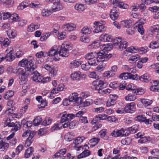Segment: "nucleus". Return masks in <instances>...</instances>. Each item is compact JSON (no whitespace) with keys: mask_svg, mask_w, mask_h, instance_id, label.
<instances>
[{"mask_svg":"<svg viewBox=\"0 0 159 159\" xmlns=\"http://www.w3.org/2000/svg\"><path fill=\"white\" fill-rule=\"evenodd\" d=\"M106 64L103 62L100 63L97 67H96V70L99 71L101 72L104 70V68L106 67Z\"/></svg>","mask_w":159,"mask_h":159,"instance_id":"57","label":"nucleus"},{"mask_svg":"<svg viewBox=\"0 0 159 159\" xmlns=\"http://www.w3.org/2000/svg\"><path fill=\"white\" fill-rule=\"evenodd\" d=\"M39 27L40 25L39 24H34L32 23L28 26L27 30L28 32H32L36 30L39 29Z\"/></svg>","mask_w":159,"mask_h":159,"instance_id":"31","label":"nucleus"},{"mask_svg":"<svg viewBox=\"0 0 159 159\" xmlns=\"http://www.w3.org/2000/svg\"><path fill=\"white\" fill-rule=\"evenodd\" d=\"M99 39L100 40L104 42H111L113 40V37L111 35L106 34H102Z\"/></svg>","mask_w":159,"mask_h":159,"instance_id":"21","label":"nucleus"},{"mask_svg":"<svg viewBox=\"0 0 159 159\" xmlns=\"http://www.w3.org/2000/svg\"><path fill=\"white\" fill-rule=\"evenodd\" d=\"M138 48L136 47L131 46L127 48L125 51L126 52L132 53H137L138 52Z\"/></svg>","mask_w":159,"mask_h":159,"instance_id":"49","label":"nucleus"},{"mask_svg":"<svg viewBox=\"0 0 159 159\" xmlns=\"http://www.w3.org/2000/svg\"><path fill=\"white\" fill-rule=\"evenodd\" d=\"M107 116L104 114H98L93 119L92 121V124H96L99 120H105L107 119Z\"/></svg>","mask_w":159,"mask_h":159,"instance_id":"22","label":"nucleus"},{"mask_svg":"<svg viewBox=\"0 0 159 159\" xmlns=\"http://www.w3.org/2000/svg\"><path fill=\"white\" fill-rule=\"evenodd\" d=\"M17 34L16 31L14 29H9L7 31V34L10 39L15 38L16 37Z\"/></svg>","mask_w":159,"mask_h":159,"instance_id":"30","label":"nucleus"},{"mask_svg":"<svg viewBox=\"0 0 159 159\" xmlns=\"http://www.w3.org/2000/svg\"><path fill=\"white\" fill-rule=\"evenodd\" d=\"M83 62L80 60H75L70 63L69 67L70 69H73L79 67Z\"/></svg>","mask_w":159,"mask_h":159,"instance_id":"20","label":"nucleus"},{"mask_svg":"<svg viewBox=\"0 0 159 159\" xmlns=\"http://www.w3.org/2000/svg\"><path fill=\"white\" fill-rule=\"evenodd\" d=\"M150 140V138L149 137H143V136L141 138L138 140V143H145L149 141Z\"/></svg>","mask_w":159,"mask_h":159,"instance_id":"59","label":"nucleus"},{"mask_svg":"<svg viewBox=\"0 0 159 159\" xmlns=\"http://www.w3.org/2000/svg\"><path fill=\"white\" fill-rule=\"evenodd\" d=\"M42 67L48 72V75L51 77H55L57 75L58 68L56 66H51L47 64H44Z\"/></svg>","mask_w":159,"mask_h":159,"instance_id":"6","label":"nucleus"},{"mask_svg":"<svg viewBox=\"0 0 159 159\" xmlns=\"http://www.w3.org/2000/svg\"><path fill=\"white\" fill-rule=\"evenodd\" d=\"M134 93L136 94V95H141L143 94L144 93V89L141 88H137L136 86V89L134 90Z\"/></svg>","mask_w":159,"mask_h":159,"instance_id":"62","label":"nucleus"},{"mask_svg":"<svg viewBox=\"0 0 159 159\" xmlns=\"http://www.w3.org/2000/svg\"><path fill=\"white\" fill-rule=\"evenodd\" d=\"M91 32V29L87 26L84 27L81 30V33L84 34H90Z\"/></svg>","mask_w":159,"mask_h":159,"instance_id":"54","label":"nucleus"},{"mask_svg":"<svg viewBox=\"0 0 159 159\" xmlns=\"http://www.w3.org/2000/svg\"><path fill=\"white\" fill-rule=\"evenodd\" d=\"M126 89L127 90L129 91H134V90L136 89V86L132 83H129L126 86Z\"/></svg>","mask_w":159,"mask_h":159,"instance_id":"56","label":"nucleus"},{"mask_svg":"<svg viewBox=\"0 0 159 159\" xmlns=\"http://www.w3.org/2000/svg\"><path fill=\"white\" fill-rule=\"evenodd\" d=\"M97 60L98 64L99 62L101 61L103 62L107 61L109 58H110L111 56H109L106 52L103 53L102 52H97Z\"/></svg>","mask_w":159,"mask_h":159,"instance_id":"14","label":"nucleus"},{"mask_svg":"<svg viewBox=\"0 0 159 159\" xmlns=\"http://www.w3.org/2000/svg\"><path fill=\"white\" fill-rule=\"evenodd\" d=\"M69 99L71 102H75L78 104L80 105L82 103L83 100L81 97H78L77 93H72L69 97Z\"/></svg>","mask_w":159,"mask_h":159,"instance_id":"12","label":"nucleus"},{"mask_svg":"<svg viewBox=\"0 0 159 159\" xmlns=\"http://www.w3.org/2000/svg\"><path fill=\"white\" fill-rule=\"evenodd\" d=\"M105 108L103 107L95 108L93 109V112L98 114L103 112L105 110Z\"/></svg>","mask_w":159,"mask_h":159,"instance_id":"61","label":"nucleus"},{"mask_svg":"<svg viewBox=\"0 0 159 159\" xmlns=\"http://www.w3.org/2000/svg\"><path fill=\"white\" fill-rule=\"evenodd\" d=\"M120 25L123 27H131L132 25V21L129 19L125 20L120 21Z\"/></svg>","mask_w":159,"mask_h":159,"instance_id":"27","label":"nucleus"},{"mask_svg":"<svg viewBox=\"0 0 159 159\" xmlns=\"http://www.w3.org/2000/svg\"><path fill=\"white\" fill-rule=\"evenodd\" d=\"M150 31L152 32H159V25H156L151 26Z\"/></svg>","mask_w":159,"mask_h":159,"instance_id":"64","label":"nucleus"},{"mask_svg":"<svg viewBox=\"0 0 159 159\" xmlns=\"http://www.w3.org/2000/svg\"><path fill=\"white\" fill-rule=\"evenodd\" d=\"M115 75V74L113 73L110 70L105 71L103 74V76L106 77L107 78H109Z\"/></svg>","mask_w":159,"mask_h":159,"instance_id":"55","label":"nucleus"},{"mask_svg":"<svg viewBox=\"0 0 159 159\" xmlns=\"http://www.w3.org/2000/svg\"><path fill=\"white\" fill-rule=\"evenodd\" d=\"M137 98L136 96L134 94H129L125 96V99L126 101H134Z\"/></svg>","mask_w":159,"mask_h":159,"instance_id":"34","label":"nucleus"},{"mask_svg":"<svg viewBox=\"0 0 159 159\" xmlns=\"http://www.w3.org/2000/svg\"><path fill=\"white\" fill-rule=\"evenodd\" d=\"M58 48L57 45H55L52 48L49 52V55L51 56H53V59L55 61H59L60 58L58 55Z\"/></svg>","mask_w":159,"mask_h":159,"instance_id":"9","label":"nucleus"},{"mask_svg":"<svg viewBox=\"0 0 159 159\" xmlns=\"http://www.w3.org/2000/svg\"><path fill=\"white\" fill-rule=\"evenodd\" d=\"M61 118V123L66 122H69L75 117V115L73 114H68L66 111L61 113L59 115Z\"/></svg>","mask_w":159,"mask_h":159,"instance_id":"7","label":"nucleus"},{"mask_svg":"<svg viewBox=\"0 0 159 159\" xmlns=\"http://www.w3.org/2000/svg\"><path fill=\"white\" fill-rule=\"evenodd\" d=\"M113 46L118 47L120 50H122L126 48L128 45V43L121 38L116 37L114 40Z\"/></svg>","mask_w":159,"mask_h":159,"instance_id":"5","label":"nucleus"},{"mask_svg":"<svg viewBox=\"0 0 159 159\" xmlns=\"http://www.w3.org/2000/svg\"><path fill=\"white\" fill-rule=\"evenodd\" d=\"M42 120V118L40 116H37L34 120V125L37 126L39 125Z\"/></svg>","mask_w":159,"mask_h":159,"instance_id":"53","label":"nucleus"},{"mask_svg":"<svg viewBox=\"0 0 159 159\" xmlns=\"http://www.w3.org/2000/svg\"><path fill=\"white\" fill-rule=\"evenodd\" d=\"M139 79L141 81L147 83L148 82L151 80L149 75L148 74H145L141 76L140 77Z\"/></svg>","mask_w":159,"mask_h":159,"instance_id":"43","label":"nucleus"},{"mask_svg":"<svg viewBox=\"0 0 159 159\" xmlns=\"http://www.w3.org/2000/svg\"><path fill=\"white\" fill-rule=\"evenodd\" d=\"M10 41L7 38L3 37L0 38V46L2 47H7L10 43Z\"/></svg>","mask_w":159,"mask_h":159,"instance_id":"32","label":"nucleus"},{"mask_svg":"<svg viewBox=\"0 0 159 159\" xmlns=\"http://www.w3.org/2000/svg\"><path fill=\"white\" fill-rule=\"evenodd\" d=\"M31 78L33 81L36 82H40L42 81V76L37 71L34 72L32 74Z\"/></svg>","mask_w":159,"mask_h":159,"instance_id":"19","label":"nucleus"},{"mask_svg":"<svg viewBox=\"0 0 159 159\" xmlns=\"http://www.w3.org/2000/svg\"><path fill=\"white\" fill-rule=\"evenodd\" d=\"M122 0H110L111 3L114 6L118 8L126 9L129 8V5L125 3L123 1H121Z\"/></svg>","mask_w":159,"mask_h":159,"instance_id":"10","label":"nucleus"},{"mask_svg":"<svg viewBox=\"0 0 159 159\" xmlns=\"http://www.w3.org/2000/svg\"><path fill=\"white\" fill-rule=\"evenodd\" d=\"M51 2H52L53 5L51 8L53 12L59 11L63 8L62 3L60 0H52Z\"/></svg>","mask_w":159,"mask_h":159,"instance_id":"8","label":"nucleus"},{"mask_svg":"<svg viewBox=\"0 0 159 159\" xmlns=\"http://www.w3.org/2000/svg\"><path fill=\"white\" fill-rule=\"evenodd\" d=\"M99 140V138H93L90 140L89 143L90 144L91 146L93 147L98 143Z\"/></svg>","mask_w":159,"mask_h":159,"instance_id":"48","label":"nucleus"},{"mask_svg":"<svg viewBox=\"0 0 159 159\" xmlns=\"http://www.w3.org/2000/svg\"><path fill=\"white\" fill-rule=\"evenodd\" d=\"M29 6L32 8H39L40 7V2L38 0H32Z\"/></svg>","mask_w":159,"mask_h":159,"instance_id":"40","label":"nucleus"},{"mask_svg":"<svg viewBox=\"0 0 159 159\" xmlns=\"http://www.w3.org/2000/svg\"><path fill=\"white\" fill-rule=\"evenodd\" d=\"M11 120L9 118L6 119L4 123V126H8L10 127H12L14 125V123L11 122Z\"/></svg>","mask_w":159,"mask_h":159,"instance_id":"60","label":"nucleus"},{"mask_svg":"<svg viewBox=\"0 0 159 159\" xmlns=\"http://www.w3.org/2000/svg\"><path fill=\"white\" fill-rule=\"evenodd\" d=\"M34 152V149L32 147H30L27 148L25 151V156L26 158L30 157L32 155Z\"/></svg>","mask_w":159,"mask_h":159,"instance_id":"41","label":"nucleus"},{"mask_svg":"<svg viewBox=\"0 0 159 159\" xmlns=\"http://www.w3.org/2000/svg\"><path fill=\"white\" fill-rule=\"evenodd\" d=\"M100 46V42L99 41H95L89 45L87 48L89 50H94L97 49Z\"/></svg>","mask_w":159,"mask_h":159,"instance_id":"29","label":"nucleus"},{"mask_svg":"<svg viewBox=\"0 0 159 159\" xmlns=\"http://www.w3.org/2000/svg\"><path fill=\"white\" fill-rule=\"evenodd\" d=\"M7 54L6 55V60L7 61H11L15 59V57L13 55V49L11 47H8L6 50Z\"/></svg>","mask_w":159,"mask_h":159,"instance_id":"16","label":"nucleus"},{"mask_svg":"<svg viewBox=\"0 0 159 159\" xmlns=\"http://www.w3.org/2000/svg\"><path fill=\"white\" fill-rule=\"evenodd\" d=\"M143 20H140L134 25L135 29H137L138 32L141 35H143L144 33V29L143 26V25L144 24V22Z\"/></svg>","mask_w":159,"mask_h":159,"instance_id":"15","label":"nucleus"},{"mask_svg":"<svg viewBox=\"0 0 159 159\" xmlns=\"http://www.w3.org/2000/svg\"><path fill=\"white\" fill-rule=\"evenodd\" d=\"M52 12L51 8L49 10L43 9L42 10L41 15L43 17H47L50 16Z\"/></svg>","mask_w":159,"mask_h":159,"instance_id":"35","label":"nucleus"},{"mask_svg":"<svg viewBox=\"0 0 159 159\" xmlns=\"http://www.w3.org/2000/svg\"><path fill=\"white\" fill-rule=\"evenodd\" d=\"M52 120L50 118H46L43 122L42 125L44 126H47L50 125L52 122Z\"/></svg>","mask_w":159,"mask_h":159,"instance_id":"63","label":"nucleus"},{"mask_svg":"<svg viewBox=\"0 0 159 159\" xmlns=\"http://www.w3.org/2000/svg\"><path fill=\"white\" fill-rule=\"evenodd\" d=\"M149 47L152 49H156L159 47V42L158 41H152L151 42Z\"/></svg>","mask_w":159,"mask_h":159,"instance_id":"46","label":"nucleus"},{"mask_svg":"<svg viewBox=\"0 0 159 159\" xmlns=\"http://www.w3.org/2000/svg\"><path fill=\"white\" fill-rule=\"evenodd\" d=\"M28 71L22 68L18 67L13 70V73L19 75L20 83V84H25L28 80L29 73Z\"/></svg>","mask_w":159,"mask_h":159,"instance_id":"3","label":"nucleus"},{"mask_svg":"<svg viewBox=\"0 0 159 159\" xmlns=\"http://www.w3.org/2000/svg\"><path fill=\"white\" fill-rule=\"evenodd\" d=\"M11 14L9 12H2L0 13V19L1 20H5L9 18H10Z\"/></svg>","mask_w":159,"mask_h":159,"instance_id":"36","label":"nucleus"},{"mask_svg":"<svg viewBox=\"0 0 159 159\" xmlns=\"http://www.w3.org/2000/svg\"><path fill=\"white\" fill-rule=\"evenodd\" d=\"M58 54L62 57H67L69 55V51L72 49V45L67 42H64L61 45L58 46Z\"/></svg>","mask_w":159,"mask_h":159,"instance_id":"2","label":"nucleus"},{"mask_svg":"<svg viewBox=\"0 0 159 159\" xmlns=\"http://www.w3.org/2000/svg\"><path fill=\"white\" fill-rule=\"evenodd\" d=\"M81 64V67L82 70L84 71H88L90 69L91 66L88 62V63H82Z\"/></svg>","mask_w":159,"mask_h":159,"instance_id":"58","label":"nucleus"},{"mask_svg":"<svg viewBox=\"0 0 159 159\" xmlns=\"http://www.w3.org/2000/svg\"><path fill=\"white\" fill-rule=\"evenodd\" d=\"M34 57L32 56H29L27 59H23L21 61H19L18 65L22 67H25L27 66L25 69L27 71L30 72L33 71L36 69V66L34 65L33 61Z\"/></svg>","mask_w":159,"mask_h":159,"instance_id":"1","label":"nucleus"},{"mask_svg":"<svg viewBox=\"0 0 159 159\" xmlns=\"http://www.w3.org/2000/svg\"><path fill=\"white\" fill-rule=\"evenodd\" d=\"M104 84L103 81L98 79L92 82L91 88L94 90H101L103 88Z\"/></svg>","mask_w":159,"mask_h":159,"instance_id":"13","label":"nucleus"},{"mask_svg":"<svg viewBox=\"0 0 159 159\" xmlns=\"http://www.w3.org/2000/svg\"><path fill=\"white\" fill-rule=\"evenodd\" d=\"M93 26H97L93 30V32L97 33L102 31L105 29V26L99 21H95L93 24Z\"/></svg>","mask_w":159,"mask_h":159,"instance_id":"17","label":"nucleus"},{"mask_svg":"<svg viewBox=\"0 0 159 159\" xmlns=\"http://www.w3.org/2000/svg\"><path fill=\"white\" fill-rule=\"evenodd\" d=\"M118 12L117 11V8L114 7L111 10L110 12V17L112 20H115L118 19L119 17Z\"/></svg>","mask_w":159,"mask_h":159,"instance_id":"23","label":"nucleus"},{"mask_svg":"<svg viewBox=\"0 0 159 159\" xmlns=\"http://www.w3.org/2000/svg\"><path fill=\"white\" fill-rule=\"evenodd\" d=\"M145 107L150 105L152 102V100L145 99H140L139 100Z\"/></svg>","mask_w":159,"mask_h":159,"instance_id":"42","label":"nucleus"},{"mask_svg":"<svg viewBox=\"0 0 159 159\" xmlns=\"http://www.w3.org/2000/svg\"><path fill=\"white\" fill-rule=\"evenodd\" d=\"M90 154V152L88 150L84 151L82 153L79 155L77 157L78 159L86 157Z\"/></svg>","mask_w":159,"mask_h":159,"instance_id":"44","label":"nucleus"},{"mask_svg":"<svg viewBox=\"0 0 159 159\" xmlns=\"http://www.w3.org/2000/svg\"><path fill=\"white\" fill-rule=\"evenodd\" d=\"M100 49L102 52L104 53L107 52L108 51H110L111 49V44H107L100 45Z\"/></svg>","mask_w":159,"mask_h":159,"instance_id":"28","label":"nucleus"},{"mask_svg":"<svg viewBox=\"0 0 159 159\" xmlns=\"http://www.w3.org/2000/svg\"><path fill=\"white\" fill-rule=\"evenodd\" d=\"M153 83V84L150 87V90L154 92H159V81L154 80Z\"/></svg>","mask_w":159,"mask_h":159,"instance_id":"26","label":"nucleus"},{"mask_svg":"<svg viewBox=\"0 0 159 159\" xmlns=\"http://www.w3.org/2000/svg\"><path fill=\"white\" fill-rule=\"evenodd\" d=\"M140 57L138 54L133 55L129 57L128 61L130 63H134L136 62Z\"/></svg>","mask_w":159,"mask_h":159,"instance_id":"33","label":"nucleus"},{"mask_svg":"<svg viewBox=\"0 0 159 159\" xmlns=\"http://www.w3.org/2000/svg\"><path fill=\"white\" fill-rule=\"evenodd\" d=\"M10 19L11 20V22H17L19 21L20 17L18 14L14 13L11 15V14Z\"/></svg>","mask_w":159,"mask_h":159,"instance_id":"47","label":"nucleus"},{"mask_svg":"<svg viewBox=\"0 0 159 159\" xmlns=\"http://www.w3.org/2000/svg\"><path fill=\"white\" fill-rule=\"evenodd\" d=\"M84 139L85 138L84 136L78 137L74 141V143L75 145H78L81 143Z\"/></svg>","mask_w":159,"mask_h":159,"instance_id":"52","label":"nucleus"},{"mask_svg":"<svg viewBox=\"0 0 159 159\" xmlns=\"http://www.w3.org/2000/svg\"><path fill=\"white\" fill-rule=\"evenodd\" d=\"M70 77L73 80L79 81L81 77V74L80 71H74L71 74Z\"/></svg>","mask_w":159,"mask_h":159,"instance_id":"24","label":"nucleus"},{"mask_svg":"<svg viewBox=\"0 0 159 159\" xmlns=\"http://www.w3.org/2000/svg\"><path fill=\"white\" fill-rule=\"evenodd\" d=\"M63 28L65 31L70 32L74 30L76 28V25L73 23H68L64 24Z\"/></svg>","mask_w":159,"mask_h":159,"instance_id":"25","label":"nucleus"},{"mask_svg":"<svg viewBox=\"0 0 159 159\" xmlns=\"http://www.w3.org/2000/svg\"><path fill=\"white\" fill-rule=\"evenodd\" d=\"M75 10L79 12H81L85 9L84 5L82 4H76L74 6Z\"/></svg>","mask_w":159,"mask_h":159,"instance_id":"38","label":"nucleus"},{"mask_svg":"<svg viewBox=\"0 0 159 159\" xmlns=\"http://www.w3.org/2000/svg\"><path fill=\"white\" fill-rule=\"evenodd\" d=\"M128 131L126 129L122 128L120 130L113 131L111 135L114 137L119 136H126L128 135Z\"/></svg>","mask_w":159,"mask_h":159,"instance_id":"11","label":"nucleus"},{"mask_svg":"<svg viewBox=\"0 0 159 159\" xmlns=\"http://www.w3.org/2000/svg\"><path fill=\"white\" fill-rule=\"evenodd\" d=\"M97 56V52H94L87 53L85 55L84 58L90 66H95L98 64Z\"/></svg>","mask_w":159,"mask_h":159,"instance_id":"4","label":"nucleus"},{"mask_svg":"<svg viewBox=\"0 0 159 159\" xmlns=\"http://www.w3.org/2000/svg\"><path fill=\"white\" fill-rule=\"evenodd\" d=\"M125 112L131 113L134 112L136 110L135 104L134 102L129 103L126 105L125 107Z\"/></svg>","mask_w":159,"mask_h":159,"instance_id":"18","label":"nucleus"},{"mask_svg":"<svg viewBox=\"0 0 159 159\" xmlns=\"http://www.w3.org/2000/svg\"><path fill=\"white\" fill-rule=\"evenodd\" d=\"M138 129V126L137 125H134L131 127L129 128L128 129H127L128 131V134L129 133L134 134L135 133Z\"/></svg>","mask_w":159,"mask_h":159,"instance_id":"51","label":"nucleus"},{"mask_svg":"<svg viewBox=\"0 0 159 159\" xmlns=\"http://www.w3.org/2000/svg\"><path fill=\"white\" fill-rule=\"evenodd\" d=\"M74 137V135L73 133L68 132L66 134L64 138L66 140L68 141H70L73 139Z\"/></svg>","mask_w":159,"mask_h":159,"instance_id":"37","label":"nucleus"},{"mask_svg":"<svg viewBox=\"0 0 159 159\" xmlns=\"http://www.w3.org/2000/svg\"><path fill=\"white\" fill-rule=\"evenodd\" d=\"M12 127L13 128L11 130L14 131V132H15L20 129L21 125L20 122H16L15 123H14V125Z\"/></svg>","mask_w":159,"mask_h":159,"instance_id":"45","label":"nucleus"},{"mask_svg":"<svg viewBox=\"0 0 159 159\" xmlns=\"http://www.w3.org/2000/svg\"><path fill=\"white\" fill-rule=\"evenodd\" d=\"M14 95V91L11 90H9L6 92L3 96L4 98L6 100L12 97Z\"/></svg>","mask_w":159,"mask_h":159,"instance_id":"39","label":"nucleus"},{"mask_svg":"<svg viewBox=\"0 0 159 159\" xmlns=\"http://www.w3.org/2000/svg\"><path fill=\"white\" fill-rule=\"evenodd\" d=\"M9 144L8 143L2 142L0 144V150L1 151H5L7 150L8 148Z\"/></svg>","mask_w":159,"mask_h":159,"instance_id":"50","label":"nucleus"}]
</instances>
